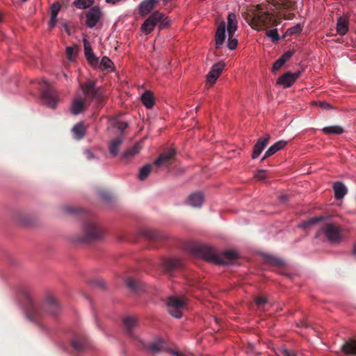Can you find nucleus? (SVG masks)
Segmentation results:
<instances>
[{"label":"nucleus","instance_id":"f257e3e1","mask_svg":"<svg viewBox=\"0 0 356 356\" xmlns=\"http://www.w3.org/2000/svg\"><path fill=\"white\" fill-rule=\"evenodd\" d=\"M268 3L269 7L264 8L257 4L250 10L245 19L253 29L275 26L282 19H292L294 17L293 13H284L296 9V2L294 0H269Z\"/></svg>","mask_w":356,"mask_h":356},{"label":"nucleus","instance_id":"f03ea898","mask_svg":"<svg viewBox=\"0 0 356 356\" xmlns=\"http://www.w3.org/2000/svg\"><path fill=\"white\" fill-rule=\"evenodd\" d=\"M191 250L204 260L216 264L227 265L237 258V254L234 251L227 250L218 254L212 247L202 243H193Z\"/></svg>","mask_w":356,"mask_h":356},{"label":"nucleus","instance_id":"7ed1b4c3","mask_svg":"<svg viewBox=\"0 0 356 356\" xmlns=\"http://www.w3.org/2000/svg\"><path fill=\"white\" fill-rule=\"evenodd\" d=\"M26 312L29 319L36 321L42 317L44 312L51 315H58L60 312V306L57 300L52 296H47L43 305L35 304L29 296H26Z\"/></svg>","mask_w":356,"mask_h":356},{"label":"nucleus","instance_id":"20e7f679","mask_svg":"<svg viewBox=\"0 0 356 356\" xmlns=\"http://www.w3.org/2000/svg\"><path fill=\"white\" fill-rule=\"evenodd\" d=\"M103 236V232L99 225L92 220L86 222L83 226L81 234L75 236L74 241L88 243L99 239Z\"/></svg>","mask_w":356,"mask_h":356},{"label":"nucleus","instance_id":"39448f33","mask_svg":"<svg viewBox=\"0 0 356 356\" xmlns=\"http://www.w3.org/2000/svg\"><path fill=\"white\" fill-rule=\"evenodd\" d=\"M96 81L88 80L86 83H81L80 88L86 99L101 104L104 99V95L101 89L96 86Z\"/></svg>","mask_w":356,"mask_h":356},{"label":"nucleus","instance_id":"423d86ee","mask_svg":"<svg viewBox=\"0 0 356 356\" xmlns=\"http://www.w3.org/2000/svg\"><path fill=\"white\" fill-rule=\"evenodd\" d=\"M227 33H228V42L227 47L230 50L236 49L238 44V40L234 38L235 32L238 29V22L236 15L234 13H229L227 16Z\"/></svg>","mask_w":356,"mask_h":356},{"label":"nucleus","instance_id":"0eeeda50","mask_svg":"<svg viewBox=\"0 0 356 356\" xmlns=\"http://www.w3.org/2000/svg\"><path fill=\"white\" fill-rule=\"evenodd\" d=\"M323 234L330 242L337 243L341 240V230L340 229L332 223H325L318 230L316 234V237L320 234Z\"/></svg>","mask_w":356,"mask_h":356},{"label":"nucleus","instance_id":"6e6552de","mask_svg":"<svg viewBox=\"0 0 356 356\" xmlns=\"http://www.w3.org/2000/svg\"><path fill=\"white\" fill-rule=\"evenodd\" d=\"M42 83L44 87L42 89L41 97L42 99L47 106L55 108L58 101L56 91L50 87L47 80L43 79Z\"/></svg>","mask_w":356,"mask_h":356},{"label":"nucleus","instance_id":"1a4fd4ad","mask_svg":"<svg viewBox=\"0 0 356 356\" xmlns=\"http://www.w3.org/2000/svg\"><path fill=\"white\" fill-rule=\"evenodd\" d=\"M185 305L186 302L183 298L177 296H171L168 298L169 312L175 318H179L182 316V309L185 307Z\"/></svg>","mask_w":356,"mask_h":356},{"label":"nucleus","instance_id":"9d476101","mask_svg":"<svg viewBox=\"0 0 356 356\" xmlns=\"http://www.w3.org/2000/svg\"><path fill=\"white\" fill-rule=\"evenodd\" d=\"M163 17V14L159 11L154 12L142 24V31L146 34L150 33L154 30L155 26Z\"/></svg>","mask_w":356,"mask_h":356},{"label":"nucleus","instance_id":"9b49d317","mask_svg":"<svg viewBox=\"0 0 356 356\" xmlns=\"http://www.w3.org/2000/svg\"><path fill=\"white\" fill-rule=\"evenodd\" d=\"M103 14L98 6L92 7L86 13V24L89 28L95 27L102 18Z\"/></svg>","mask_w":356,"mask_h":356},{"label":"nucleus","instance_id":"f8f14e48","mask_svg":"<svg viewBox=\"0 0 356 356\" xmlns=\"http://www.w3.org/2000/svg\"><path fill=\"white\" fill-rule=\"evenodd\" d=\"M175 154V149L174 148H170L159 155L154 161V165L156 166L169 165L174 160Z\"/></svg>","mask_w":356,"mask_h":356},{"label":"nucleus","instance_id":"ddd939ff","mask_svg":"<svg viewBox=\"0 0 356 356\" xmlns=\"http://www.w3.org/2000/svg\"><path fill=\"white\" fill-rule=\"evenodd\" d=\"M161 264L165 273L169 275L182 268V263L178 259L165 258L162 260Z\"/></svg>","mask_w":356,"mask_h":356},{"label":"nucleus","instance_id":"4468645a","mask_svg":"<svg viewBox=\"0 0 356 356\" xmlns=\"http://www.w3.org/2000/svg\"><path fill=\"white\" fill-rule=\"evenodd\" d=\"M71 346L74 350L81 353L89 347V342L86 336L76 334L71 341Z\"/></svg>","mask_w":356,"mask_h":356},{"label":"nucleus","instance_id":"2eb2a0df","mask_svg":"<svg viewBox=\"0 0 356 356\" xmlns=\"http://www.w3.org/2000/svg\"><path fill=\"white\" fill-rule=\"evenodd\" d=\"M225 65L222 62L215 63L207 76V83L210 86L216 83L220 74L222 72Z\"/></svg>","mask_w":356,"mask_h":356},{"label":"nucleus","instance_id":"dca6fc26","mask_svg":"<svg viewBox=\"0 0 356 356\" xmlns=\"http://www.w3.org/2000/svg\"><path fill=\"white\" fill-rule=\"evenodd\" d=\"M270 138V136L269 134H266L264 137L259 138L257 143H255L252 154V158L253 159H257L262 152V151L266 148L267 146L268 141Z\"/></svg>","mask_w":356,"mask_h":356},{"label":"nucleus","instance_id":"f3484780","mask_svg":"<svg viewBox=\"0 0 356 356\" xmlns=\"http://www.w3.org/2000/svg\"><path fill=\"white\" fill-rule=\"evenodd\" d=\"M300 72L296 73H291L288 72L279 77V79L277 81V83L283 85L284 88H289L293 84V83L296 81V80L300 76Z\"/></svg>","mask_w":356,"mask_h":356},{"label":"nucleus","instance_id":"a211bd4d","mask_svg":"<svg viewBox=\"0 0 356 356\" xmlns=\"http://www.w3.org/2000/svg\"><path fill=\"white\" fill-rule=\"evenodd\" d=\"M226 24L224 21H222L216 30L215 40H216V47L219 49L223 44L225 38H226Z\"/></svg>","mask_w":356,"mask_h":356},{"label":"nucleus","instance_id":"6ab92c4d","mask_svg":"<svg viewBox=\"0 0 356 356\" xmlns=\"http://www.w3.org/2000/svg\"><path fill=\"white\" fill-rule=\"evenodd\" d=\"M143 235L152 241H163L167 238L164 234L154 229H145L143 232Z\"/></svg>","mask_w":356,"mask_h":356},{"label":"nucleus","instance_id":"aec40b11","mask_svg":"<svg viewBox=\"0 0 356 356\" xmlns=\"http://www.w3.org/2000/svg\"><path fill=\"white\" fill-rule=\"evenodd\" d=\"M147 348L152 353H158L163 351H167L166 344L164 341L161 339H156L150 343Z\"/></svg>","mask_w":356,"mask_h":356},{"label":"nucleus","instance_id":"412c9836","mask_svg":"<svg viewBox=\"0 0 356 356\" xmlns=\"http://www.w3.org/2000/svg\"><path fill=\"white\" fill-rule=\"evenodd\" d=\"M286 141L285 140H280L276 142L275 144H273L272 146H270L267 151L265 152L264 155L261 158V161H263L267 158L271 156L274 154H275L279 150L282 149L285 147L286 145Z\"/></svg>","mask_w":356,"mask_h":356},{"label":"nucleus","instance_id":"4be33fe9","mask_svg":"<svg viewBox=\"0 0 356 356\" xmlns=\"http://www.w3.org/2000/svg\"><path fill=\"white\" fill-rule=\"evenodd\" d=\"M337 34L344 35L348 31V17L346 16H340L337 19Z\"/></svg>","mask_w":356,"mask_h":356},{"label":"nucleus","instance_id":"5701e85b","mask_svg":"<svg viewBox=\"0 0 356 356\" xmlns=\"http://www.w3.org/2000/svg\"><path fill=\"white\" fill-rule=\"evenodd\" d=\"M204 200L203 193L200 192L191 194L187 200L189 205L193 207H200Z\"/></svg>","mask_w":356,"mask_h":356},{"label":"nucleus","instance_id":"b1692460","mask_svg":"<svg viewBox=\"0 0 356 356\" xmlns=\"http://www.w3.org/2000/svg\"><path fill=\"white\" fill-rule=\"evenodd\" d=\"M84 51L88 61L92 65H96L98 63V58L93 53L91 45L86 40H84Z\"/></svg>","mask_w":356,"mask_h":356},{"label":"nucleus","instance_id":"393cba45","mask_svg":"<svg viewBox=\"0 0 356 356\" xmlns=\"http://www.w3.org/2000/svg\"><path fill=\"white\" fill-rule=\"evenodd\" d=\"M123 323L127 334L130 337H133L132 330L136 327V318L131 316H126L123 318Z\"/></svg>","mask_w":356,"mask_h":356},{"label":"nucleus","instance_id":"a878e982","mask_svg":"<svg viewBox=\"0 0 356 356\" xmlns=\"http://www.w3.org/2000/svg\"><path fill=\"white\" fill-rule=\"evenodd\" d=\"M341 350L346 355H356V341L349 339L343 344Z\"/></svg>","mask_w":356,"mask_h":356},{"label":"nucleus","instance_id":"bb28decb","mask_svg":"<svg viewBox=\"0 0 356 356\" xmlns=\"http://www.w3.org/2000/svg\"><path fill=\"white\" fill-rule=\"evenodd\" d=\"M157 0H145L142 1L139 6L140 13L142 15H147L155 7Z\"/></svg>","mask_w":356,"mask_h":356},{"label":"nucleus","instance_id":"cd10ccee","mask_svg":"<svg viewBox=\"0 0 356 356\" xmlns=\"http://www.w3.org/2000/svg\"><path fill=\"white\" fill-rule=\"evenodd\" d=\"M124 138L122 136H118L111 140L109 143V152L112 156H116L119 152V149L122 143Z\"/></svg>","mask_w":356,"mask_h":356},{"label":"nucleus","instance_id":"c85d7f7f","mask_svg":"<svg viewBox=\"0 0 356 356\" xmlns=\"http://www.w3.org/2000/svg\"><path fill=\"white\" fill-rule=\"evenodd\" d=\"M86 106V103L81 97L76 98L72 104L71 111L74 115L81 113Z\"/></svg>","mask_w":356,"mask_h":356},{"label":"nucleus","instance_id":"c756f323","mask_svg":"<svg viewBox=\"0 0 356 356\" xmlns=\"http://www.w3.org/2000/svg\"><path fill=\"white\" fill-rule=\"evenodd\" d=\"M141 101L147 108H152L155 104V99L151 91H145L141 96Z\"/></svg>","mask_w":356,"mask_h":356},{"label":"nucleus","instance_id":"7c9ffc66","mask_svg":"<svg viewBox=\"0 0 356 356\" xmlns=\"http://www.w3.org/2000/svg\"><path fill=\"white\" fill-rule=\"evenodd\" d=\"M333 190L334 192V197L337 200L342 199L347 193V188L343 184L337 181L334 183L333 186Z\"/></svg>","mask_w":356,"mask_h":356},{"label":"nucleus","instance_id":"2f4dec72","mask_svg":"<svg viewBox=\"0 0 356 356\" xmlns=\"http://www.w3.org/2000/svg\"><path fill=\"white\" fill-rule=\"evenodd\" d=\"M60 10V5L59 3H54L51 6V19L49 23V29H52L55 26L56 22H57V15Z\"/></svg>","mask_w":356,"mask_h":356},{"label":"nucleus","instance_id":"473e14b6","mask_svg":"<svg viewBox=\"0 0 356 356\" xmlns=\"http://www.w3.org/2000/svg\"><path fill=\"white\" fill-rule=\"evenodd\" d=\"M126 284L128 288L135 292H140L143 290L142 283L134 278L129 277L126 280Z\"/></svg>","mask_w":356,"mask_h":356},{"label":"nucleus","instance_id":"72a5a7b5","mask_svg":"<svg viewBox=\"0 0 356 356\" xmlns=\"http://www.w3.org/2000/svg\"><path fill=\"white\" fill-rule=\"evenodd\" d=\"M72 132L77 140H81L85 136L86 127L82 122H79L74 126Z\"/></svg>","mask_w":356,"mask_h":356},{"label":"nucleus","instance_id":"f704fd0d","mask_svg":"<svg viewBox=\"0 0 356 356\" xmlns=\"http://www.w3.org/2000/svg\"><path fill=\"white\" fill-rule=\"evenodd\" d=\"M140 150V145L138 144H135L133 147L128 149L125 152H124V154H122V159L124 160L129 161L138 153H139Z\"/></svg>","mask_w":356,"mask_h":356},{"label":"nucleus","instance_id":"c9c22d12","mask_svg":"<svg viewBox=\"0 0 356 356\" xmlns=\"http://www.w3.org/2000/svg\"><path fill=\"white\" fill-rule=\"evenodd\" d=\"M154 164H146L139 170L138 179L144 181L147 179L153 168Z\"/></svg>","mask_w":356,"mask_h":356},{"label":"nucleus","instance_id":"e433bc0d","mask_svg":"<svg viewBox=\"0 0 356 356\" xmlns=\"http://www.w3.org/2000/svg\"><path fill=\"white\" fill-rule=\"evenodd\" d=\"M265 261L274 266H282L284 264L282 259L273 255H266L265 257Z\"/></svg>","mask_w":356,"mask_h":356},{"label":"nucleus","instance_id":"4c0bfd02","mask_svg":"<svg viewBox=\"0 0 356 356\" xmlns=\"http://www.w3.org/2000/svg\"><path fill=\"white\" fill-rule=\"evenodd\" d=\"M323 131L327 134H341L343 132V129L337 125L325 127L323 129Z\"/></svg>","mask_w":356,"mask_h":356},{"label":"nucleus","instance_id":"58836bf2","mask_svg":"<svg viewBox=\"0 0 356 356\" xmlns=\"http://www.w3.org/2000/svg\"><path fill=\"white\" fill-rule=\"evenodd\" d=\"M94 3V0H75L74 5L79 9L89 8Z\"/></svg>","mask_w":356,"mask_h":356},{"label":"nucleus","instance_id":"ea45409f","mask_svg":"<svg viewBox=\"0 0 356 356\" xmlns=\"http://www.w3.org/2000/svg\"><path fill=\"white\" fill-rule=\"evenodd\" d=\"M322 220H323V217H314V218L309 219L307 221L302 222L300 225V227L306 229H308L309 227H310L311 225H314V224L321 221Z\"/></svg>","mask_w":356,"mask_h":356},{"label":"nucleus","instance_id":"a19ab883","mask_svg":"<svg viewBox=\"0 0 356 356\" xmlns=\"http://www.w3.org/2000/svg\"><path fill=\"white\" fill-rule=\"evenodd\" d=\"M266 35L270 38L273 42H277L280 40V37L278 33L277 29L267 30L266 32Z\"/></svg>","mask_w":356,"mask_h":356},{"label":"nucleus","instance_id":"79ce46f5","mask_svg":"<svg viewBox=\"0 0 356 356\" xmlns=\"http://www.w3.org/2000/svg\"><path fill=\"white\" fill-rule=\"evenodd\" d=\"M302 26L300 24H296L289 29H288L286 31V33L283 35V38H284L286 35H295L300 33L302 31Z\"/></svg>","mask_w":356,"mask_h":356},{"label":"nucleus","instance_id":"37998d69","mask_svg":"<svg viewBox=\"0 0 356 356\" xmlns=\"http://www.w3.org/2000/svg\"><path fill=\"white\" fill-rule=\"evenodd\" d=\"M17 220L22 225H29L31 222L30 216L25 213H20L17 214Z\"/></svg>","mask_w":356,"mask_h":356},{"label":"nucleus","instance_id":"c03bdc74","mask_svg":"<svg viewBox=\"0 0 356 356\" xmlns=\"http://www.w3.org/2000/svg\"><path fill=\"white\" fill-rule=\"evenodd\" d=\"M113 62L108 58L107 56H104L100 63V66L103 67L104 69H111L112 68Z\"/></svg>","mask_w":356,"mask_h":356},{"label":"nucleus","instance_id":"a18cd8bd","mask_svg":"<svg viewBox=\"0 0 356 356\" xmlns=\"http://www.w3.org/2000/svg\"><path fill=\"white\" fill-rule=\"evenodd\" d=\"M286 62L282 60L281 58H279L274 63L272 67V71L273 72H277L285 63Z\"/></svg>","mask_w":356,"mask_h":356},{"label":"nucleus","instance_id":"49530a36","mask_svg":"<svg viewBox=\"0 0 356 356\" xmlns=\"http://www.w3.org/2000/svg\"><path fill=\"white\" fill-rule=\"evenodd\" d=\"M159 29H163L169 26L170 20L163 15V17L159 22Z\"/></svg>","mask_w":356,"mask_h":356},{"label":"nucleus","instance_id":"de8ad7c7","mask_svg":"<svg viewBox=\"0 0 356 356\" xmlns=\"http://www.w3.org/2000/svg\"><path fill=\"white\" fill-rule=\"evenodd\" d=\"M255 177L259 181H264L266 179V172L264 170H259L254 175Z\"/></svg>","mask_w":356,"mask_h":356},{"label":"nucleus","instance_id":"09e8293b","mask_svg":"<svg viewBox=\"0 0 356 356\" xmlns=\"http://www.w3.org/2000/svg\"><path fill=\"white\" fill-rule=\"evenodd\" d=\"M279 353L282 356H297V355L292 350L286 348H281L279 350Z\"/></svg>","mask_w":356,"mask_h":356},{"label":"nucleus","instance_id":"8fccbe9b","mask_svg":"<svg viewBox=\"0 0 356 356\" xmlns=\"http://www.w3.org/2000/svg\"><path fill=\"white\" fill-rule=\"evenodd\" d=\"M293 54H294V50H289V51L284 52L280 58L282 60H284L285 62H286L292 57Z\"/></svg>","mask_w":356,"mask_h":356},{"label":"nucleus","instance_id":"3c124183","mask_svg":"<svg viewBox=\"0 0 356 356\" xmlns=\"http://www.w3.org/2000/svg\"><path fill=\"white\" fill-rule=\"evenodd\" d=\"M114 126L119 130L123 131L128 127V123L126 122L117 121Z\"/></svg>","mask_w":356,"mask_h":356},{"label":"nucleus","instance_id":"603ef678","mask_svg":"<svg viewBox=\"0 0 356 356\" xmlns=\"http://www.w3.org/2000/svg\"><path fill=\"white\" fill-rule=\"evenodd\" d=\"M66 54L67 58L72 60L74 56V48L73 47H67L66 49Z\"/></svg>","mask_w":356,"mask_h":356},{"label":"nucleus","instance_id":"864d4df0","mask_svg":"<svg viewBox=\"0 0 356 356\" xmlns=\"http://www.w3.org/2000/svg\"><path fill=\"white\" fill-rule=\"evenodd\" d=\"M267 302L266 298L262 296L257 297L255 299V303L258 307H261Z\"/></svg>","mask_w":356,"mask_h":356},{"label":"nucleus","instance_id":"5fc2aeb1","mask_svg":"<svg viewBox=\"0 0 356 356\" xmlns=\"http://www.w3.org/2000/svg\"><path fill=\"white\" fill-rule=\"evenodd\" d=\"M64 211L67 213L75 214L79 211V209L73 207L67 206L64 207Z\"/></svg>","mask_w":356,"mask_h":356},{"label":"nucleus","instance_id":"6e6d98bb","mask_svg":"<svg viewBox=\"0 0 356 356\" xmlns=\"http://www.w3.org/2000/svg\"><path fill=\"white\" fill-rule=\"evenodd\" d=\"M83 154L88 160H92L95 158L94 154L90 149L84 150Z\"/></svg>","mask_w":356,"mask_h":356},{"label":"nucleus","instance_id":"4d7b16f0","mask_svg":"<svg viewBox=\"0 0 356 356\" xmlns=\"http://www.w3.org/2000/svg\"><path fill=\"white\" fill-rule=\"evenodd\" d=\"M320 107L323 108H325V109H331L332 108V107L331 106V105L326 102H320L318 103Z\"/></svg>","mask_w":356,"mask_h":356},{"label":"nucleus","instance_id":"13d9d810","mask_svg":"<svg viewBox=\"0 0 356 356\" xmlns=\"http://www.w3.org/2000/svg\"><path fill=\"white\" fill-rule=\"evenodd\" d=\"M100 196L104 200H109L111 197V194L108 192H102Z\"/></svg>","mask_w":356,"mask_h":356},{"label":"nucleus","instance_id":"bf43d9fd","mask_svg":"<svg viewBox=\"0 0 356 356\" xmlns=\"http://www.w3.org/2000/svg\"><path fill=\"white\" fill-rule=\"evenodd\" d=\"M169 353L174 356H185L180 352L172 350H169Z\"/></svg>","mask_w":356,"mask_h":356},{"label":"nucleus","instance_id":"052dcab7","mask_svg":"<svg viewBox=\"0 0 356 356\" xmlns=\"http://www.w3.org/2000/svg\"><path fill=\"white\" fill-rule=\"evenodd\" d=\"M289 199V197L287 195H282L279 197V200H280V202H285L288 200Z\"/></svg>","mask_w":356,"mask_h":356},{"label":"nucleus","instance_id":"680f3d73","mask_svg":"<svg viewBox=\"0 0 356 356\" xmlns=\"http://www.w3.org/2000/svg\"><path fill=\"white\" fill-rule=\"evenodd\" d=\"M96 284L97 286H99V287H102V288H104L105 287V282L104 280H97L96 281Z\"/></svg>","mask_w":356,"mask_h":356},{"label":"nucleus","instance_id":"e2e57ef3","mask_svg":"<svg viewBox=\"0 0 356 356\" xmlns=\"http://www.w3.org/2000/svg\"><path fill=\"white\" fill-rule=\"evenodd\" d=\"M300 326H302V327H308L309 325L307 322H305V321H301L299 324Z\"/></svg>","mask_w":356,"mask_h":356},{"label":"nucleus","instance_id":"0e129e2a","mask_svg":"<svg viewBox=\"0 0 356 356\" xmlns=\"http://www.w3.org/2000/svg\"><path fill=\"white\" fill-rule=\"evenodd\" d=\"M353 254L355 255H356V245L354 246V248H353Z\"/></svg>","mask_w":356,"mask_h":356},{"label":"nucleus","instance_id":"69168bd1","mask_svg":"<svg viewBox=\"0 0 356 356\" xmlns=\"http://www.w3.org/2000/svg\"><path fill=\"white\" fill-rule=\"evenodd\" d=\"M1 20H2V19H1V16L0 15V22H1Z\"/></svg>","mask_w":356,"mask_h":356}]
</instances>
